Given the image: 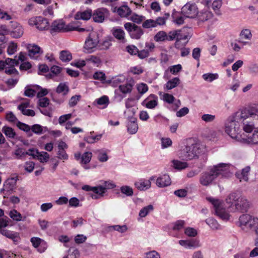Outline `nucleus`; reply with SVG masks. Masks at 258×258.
<instances>
[{
	"mask_svg": "<svg viewBox=\"0 0 258 258\" xmlns=\"http://www.w3.org/2000/svg\"><path fill=\"white\" fill-rule=\"evenodd\" d=\"M240 118L241 128L246 133L253 134L249 137H245L244 143L258 144V105H255L250 109H244L238 111Z\"/></svg>",
	"mask_w": 258,
	"mask_h": 258,
	"instance_id": "nucleus-1",
	"label": "nucleus"
},
{
	"mask_svg": "<svg viewBox=\"0 0 258 258\" xmlns=\"http://www.w3.org/2000/svg\"><path fill=\"white\" fill-rule=\"evenodd\" d=\"M228 173V165L224 163H220L210 167L207 170L203 172L200 177L199 182L204 186H209L214 183L219 176L226 177Z\"/></svg>",
	"mask_w": 258,
	"mask_h": 258,
	"instance_id": "nucleus-2",
	"label": "nucleus"
},
{
	"mask_svg": "<svg viewBox=\"0 0 258 258\" xmlns=\"http://www.w3.org/2000/svg\"><path fill=\"white\" fill-rule=\"evenodd\" d=\"M242 116H239L238 111L232 114L227 119L225 124V132L232 139L243 143L245 141L244 135L241 134L240 118Z\"/></svg>",
	"mask_w": 258,
	"mask_h": 258,
	"instance_id": "nucleus-3",
	"label": "nucleus"
},
{
	"mask_svg": "<svg viewBox=\"0 0 258 258\" xmlns=\"http://www.w3.org/2000/svg\"><path fill=\"white\" fill-rule=\"evenodd\" d=\"M237 225L243 231H254L256 235L255 245L258 246V218L250 214H244L239 217Z\"/></svg>",
	"mask_w": 258,
	"mask_h": 258,
	"instance_id": "nucleus-4",
	"label": "nucleus"
},
{
	"mask_svg": "<svg viewBox=\"0 0 258 258\" xmlns=\"http://www.w3.org/2000/svg\"><path fill=\"white\" fill-rule=\"evenodd\" d=\"M226 201L227 203L234 204L235 209L241 213L247 212L250 206L249 202L245 197L235 192L230 194Z\"/></svg>",
	"mask_w": 258,
	"mask_h": 258,
	"instance_id": "nucleus-5",
	"label": "nucleus"
},
{
	"mask_svg": "<svg viewBox=\"0 0 258 258\" xmlns=\"http://www.w3.org/2000/svg\"><path fill=\"white\" fill-rule=\"evenodd\" d=\"M202 152L199 144L197 143L188 144L180 153V157L184 160H191L197 159Z\"/></svg>",
	"mask_w": 258,
	"mask_h": 258,
	"instance_id": "nucleus-6",
	"label": "nucleus"
},
{
	"mask_svg": "<svg viewBox=\"0 0 258 258\" xmlns=\"http://www.w3.org/2000/svg\"><path fill=\"white\" fill-rule=\"evenodd\" d=\"M99 42V39L98 34L95 32L90 33L85 40L84 52L88 53L93 52Z\"/></svg>",
	"mask_w": 258,
	"mask_h": 258,
	"instance_id": "nucleus-7",
	"label": "nucleus"
},
{
	"mask_svg": "<svg viewBox=\"0 0 258 258\" xmlns=\"http://www.w3.org/2000/svg\"><path fill=\"white\" fill-rule=\"evenodd\" d=\"M206 199L213 206L215 214L217 216L223 220H227L229 218V215L223 209L222 203L220 201L211 197L207 198Z\"/></svg>",
	"mask_w": 258,
	"mask_h": 258,
	"instance_id": "nucleus-8",
	"label": "nucleus"
},
{
	"mask_svg": "<svg viewBox=\"0 0 258 258\" xmlns=\"http://www.w3.org/2000/svg\"><path fill=\"white\" fill-rule=\"evenodd\" d=\"M72 25H66L62 20H57L54 21L51 26L50 32L51 34L53 33L65 32L71 31Z\"/></svg>",
	"mask_w": 258,
	"mask_h": 258,
	"instance_id": "nucleus-9",
	"label": "nucleus"
},
{
	"mask_svg": "<svg viewBox=\"0 0 258 258\" xmlns=\"http://www.w3.org/2000/svg\"><path fill=\"white\" fill-rule=\"evenodd\" d=\"M177 40L175 43V47L177 48H180L181 46L185 45L187 41L185 42L182 45H180V41L186 40L188 37H190L191 29L190 27H184L181 29L177 30Z\"/></svg>",
	"mask_w": 258,
	"mask_h": 258,
	"instance_id": "nucleus-10",
	"label": "nucleus"
},
{
	"mask_svg": "<svg viewBox=\"0 0 258 258\" xmlns=\"http://www.w3.org/2000/svg\"><path fill=\"white\" fill-rule=\"evenodd\" d=\"M125 29L128 31L130 36L133 39H138L143 34L141 27L132 23H126L124 25Z\"/></svg>",
	"mask_w": 258,
	"mask_h": 258,
	"instance_id": "nucleus-11",
	"label": "nucleus"
},
{
	"mask_svg": "<svg viewBox=\"0 0 258 258\" xmlns=\"http://www.w3.org/2000/svg\"><path fill=\"white\" fill-rule=\"evenodd\" d=\"M181 13L186 18H195L198 14V10L196 4L188 3L182 7Z\"/></svg>",
	"mask_w": 258,
	"mask_h": 258,
	"instance_id": "nucleus-12",
	"label": "nucleus"
},
{
	"mask_svg": "<svg viewBox=\"0 0 258 258\" xmlns=\"http://www.w3.org/2000/svg\"><path fill=\"white\" fill-rule=\"evenodd\" d=\"M28 55L34 59H38L43 53L42 49L37 45L29 44L27 45Z\"/></svg>",
	"mask_w": 258,
	"mask_h": 258,
	"instance_id": "nucleus-13",
	"label": "nucleus"
},
{
	"mask_svg": "<svg viewBox=\"0 0 258 258\" xmlns=\"http://www.w3.org/2000/svg\"><path fill=\"white\" fill-rule=\"evenodd\" d=\"M109 15V11L106 8H101L95 10L92 14V18L95 22L102 23L105 17Z\"/></svg>",
	"mask_w": 258,
	"mask_h": 258,
	"instance_id": "nucleus-14",
	"label": "nucleus"
},
{
	"mask_svg": "<svg viewBox=\"0 0 258 258\" xmlns=\"http://www.w3.org/2000/svg\"><path fill=\"white\" fill-rule=\"evenodd\" d=\"M18 180V177L15 176L11 177L7 179L5 181L4 188L1 189V191L3 190H7L8 191H12L15 187L17 180Z\"/></svg>",
	"mask_w": 258,
	"mask_h": 258,
	"instance_id": "nucleus-15",
	"label": "nucleus"
},
{
	"mask_svg": "<svg viewBox=\"0 0 258 258\" xmlns=\"http://www.w3.org/2000/svg\"><path fill=\"white\" fill-rule=\"evenodd\" d=\"M113 13H116L121 17H127L131 15L132 11L126 5H123L118 8L114 7L112 10Z\"/></svg>",
	"mask_w": 258,
	"mask_h": 258,
	"instance_id": "nucleus-16",
	"label": "nucleus"
},
{
	"mask_svg": "<svg viewBox=\"0 0 258 258\" xmlns=\"http://www.w3.org/2000/svg\"><path fill=\"white\" fill-rule=\"evenodd\" d=\"M154 179V177L152 176L149 180L142 179L135 183V186L140 190H145L150 188L151 185V181Z\"/></svg>",
	"mask_w": 258,
	"mask_h": 258,
	"instance_id": "nucleus-17",
	"label": "nucleus"
},
{
	"mask_svg": "<svg viewBox=\"0 0 258 258\" xmlns=\"http://www.w3.org/2000/svg\"><path fill=\"white\" fill-rule=\"evenodd\" d=\"M33 155H31L33 158H37L41 162H46L48 161L50 157L49 155L46 152H39L38 150L32 148Z\"/></svg>",
	"mask_w": 258,
	"mask_h": 258,
	"instance_id": "nucleus-18",
	"label": "nucleus"
},
{
	"mask_svg": "<svg viewBox=\"0 0 258 258\" xmlns=\"http://www.w3.org/2000/svg\"><path fill=\"white\" fill-rule=\"evenodd\" d=\"M250 170L249 166H246L240 171L237 172L235 174L236 177L239 179L240 182L248 180V175Z\"/></svg>",
	"mask_w": 258,
	"mask_h": 258,
	"instance_id": "nucleus-19",
	"label": "nucleus"
},
{
	"mask_svg": "<svg viewBox=\"0 0 258 258\" xmlns=\"http://www.w3.org/2000/svg\"><path fill=\"white\" fill-rule=\"evenodd\" d=\"M156 183L159 187H164L171 184V179L169 175L164 174L157 179Z\"/></svg>",
	"mask_w": 258,
	"mask_h": 258,
	"instance_id": "nucleus-20",
	"label": "nucleus"
},
{
	"mask_svg": "<svg viewBox=\"0 0 258 258\" xmlns=\"http://www.w3.org/2000/svg\"><path fill=\"white\" fill-rule=\"evenodd\" d=\"M179 243L186 248H195L200 246L199 241L195 239L187 240H179Z\"/></svg>",
	"mask_w": 258,
	"mask_h": 258,
	"instance_id": "nucleus-21",
	"label": "nucleus"
},
{
	"mask_svg": "<svg viewBox=\"0 0 258 258\" xmlns=\"http://www.w3.org/2000/svg\"><path fill=\"white\" fill-rule=\"evenodd\" d=\"M2 235L11 239L15 244H18L20 242V237L19 233L18 232H12L9 230L3 231Z\"/></svg>",
	"mask_w": 258,
	"mask_h": 258,
	"instance_id": "nucleus-22",
	"label": "nucleus"
},
{
	"mask_svg": "<svg viewBox=\"0 0 258 258\" xmlns=\"http://www.w3.org/2000/svg\"><path fill=\"white\" fill-rule=\"evenodd\" d=\"M112 31L113 36L120 42L123 43L126 42V39L125 38V33L122 29L114 28Z\"/></svg>",
	"mask_w": 258,
	"mask_h": 258,
	"instance_id": "nucleus-23",
	"label": "nucleus"
},
{
	"mask_svg": "<svg viewBox=\"0 0 258 258\" xmlns=\"http://www.w3.org/2000/svg\"><path fill=\"white\" fill-rule=\"evenodd\" d=\"M127 131L130 134H135L138 130V125L137 122V119L132 117L128 121L127 124Z\"/></svg>",
	"mask_w": 258,
	"mask_h": 258,
	"instance_id": "nucleus-24",
	"label": "nucleus"
},
{
	"mask_svg": "<svg viewBox=\"0 0 258 258\" xmlns=\"http://www.w3.org/2000/svg\"><path fill=\"white\" fill-rule=\"evenodd\" d=\"M199 21L204 22L211 19L213 15L212 13L208 10L202 11L198 13L197 15Z\"/></svg>",
	"mask_w": 258,
	"mask_h": 258,
	"instance_id": "nucleus-25",
	"label": "nucleus"
},
{
	"mask_svg": "<svg viewBox=\"0 0 258 258\" xmlns=\"http://www.w3.org/2000/svg\"><path fill=\"white\" fill-rule=\"evenodd\" d=\"M146 106L150 109L155 108L157 105V97L155 95H150L145 101Z\"/></svg>",
	"mask_w": 258,
	"mask_h": 258,
	"instance_id": "nucleus-26",
	"label": "nucleus"
},
{
	"mask_svg": "<svg viewBox=\"0 0 258 258\" xmlns=\"http://www.w3.org/2000/svg\"><path fill=\"white\" fill-rule=\"evenodd\" d=\"M2 131L8 138L12 139H17V134L11 127L4 126L2 128Z\"/></svg>",
	"mask_w": 258,
	"mask_h": 258,
	"instance_id": "nucleus-27",
	"label": "nucleus"
},
{
	"mask_svg": "<svg viewBox=\"0 0 258 258\" xmlns=\"http://www.w3.org/2000/svg\"><path fill=\"white\" fill-rule=\"evenodd\" d=\"M105 192L102 185L94 186L93 192L95 194H92L91 197L93 199H98L99 197H103Z\"/></svg>",
	"mask_w": 258,
	"mask_h": 258,
	"instance_id": "nucleus-28",
	"label": "nucleus"
},
{
	"mask_svg": "<svg viewBox=\"0 0 258 258\" xmlns=\"http://www.w3.org/2000/svg\"><path fill=\"white\" fill-rule=\"evenodd\" d=\"M92 16V13L91 10L85 11L83 12H77L75 16L76 20H89Z\"/></svg>",
	"mask_w": 258,
	"mask_h": 258,
	"instance_id": "nucleus-29",
	"label": "nucleus"
},
{
	"mask_svg": "<svg viewBox=\"0 0 258 258\" xmlns=\"http://www.w3.org/2000/svg\"><path fill=\"white\" fill-rule=\"evenodd\" d=\"M28 106V104L27 103H22L18 106V108L24 115L34 116L35 115V111L32 109H26Z\"/></svg>",
	"mask_w": 258,
	"mask_h": 258,
	"instance_id": "nucleus-30",
	"label": "nucleus"
},
{
	"mask_svg": "<svg viewBox=\"0 0 258 258\" xmlns=\"http://www.w3.org/2000/svg\"><path fill=\"white\" fill-rule=\"evenodd\" d=\"M32 151L33 152L32 149H30L28 151L25 152L22 148H18L15 150L14 154L16 156L17 159H20L26 155L29 156L33 155L34 154L32 153Z\"/></svg>",
	"mask_w": 258,
	"mask_h": 258,
	"instance_id": "nucleus-31",
	"label": "nucleus"
},
{
	"mask_svg": "<svg viewBox=\"0 0 258 258\" xmlns=\"http://www.w3.org/2000/svg\"><path fill=\"white\" fill-rule=\"evenodd\" d=\"M48 20L42 17H38V22L37 24L36 27L40 30H43L47 29L48 27Z\"/></svg>",
	"mask_w": 258,
	"mask_h": 258,
	"instance_id": "nucleus-32",
	"label": "nucleus"
},
{
	"mask_svg": "<svg viewBox=\"0 0 258 258\" xmlns=\"http://www.w3.org/2000/svg\"><path fill=\"white\" fill-rule=\"evenodd\" d=\"M180 79L175 77L168 81L165 85V88L167 90L172 89L177 87L180 84Z\"/></svg>",
	"mask_w": 258,
	"mask_h": 258,
	"instance_id": "nucleus-33",
	"label": "nucleus"
},
{
	"mask_svg": "<svg viewBox=\"0 0 258 258\" xmlns=\"http://www.w3.org/2000/svg\"><path fill=\"white\" fill-rule=\"evenodd\" d=\"M24 31L22 26L16 23V27L11 32V35L13 37L17 38L21 37Z\"/></svg>",
	"mask_w": 258,
	"mask_h": 258,
	"instance_id": "nucleus-34",
	"label": "nucleus"
},
{
	"mask_svg": "<svg viewBox=\"0 0 258 258\" xmlns=\"http://www.w3.org/2000/svg\"><path fill=\"white\" fill-rule=\"evenodd\" d=\"M134 85L131 83H127L123 85H120L118 90L123 94L130 93L133 89Z\"/></svg>",
	"mask_w": 258,
	"mask_h": 258,
	"instance_id": "nucleus-35",
	"label": "nucleus"
},
{
	"mask_svg": "<svg viewBox=\"0 0 258 258\" xmlns=\"http://www.w3.org/2000/svg\"><path fill=\"white\" fill-rule=\"evenodd\" d=\"M111 42V38H106L98 44V47L100 50H107L112 45Z\"/></svg>",
	"mask_w": 258,
	"mask_h": 258,
	"instance_id": "nucleus-36",
	"label": "nucleus"
},
{
	"mask_svg": "<svg viewBox=\"0 0 258 258\" xmlns=\"http://www.w3.org/2000/svg\"><path fill=\"white\" fill-rule=\"evenodd\" d=\"M9 216L12 219L16 221H24L26 218L25 217L24 219H23L22 215L16 210L11 211Z\"/></svg>",
	"mask_w": 258,
	"mask_h": 258,
	"instance_id": "nucleus-37",
	"label": "nucleus"
},
{
	"mask_svg": "<svg viewBox=\"0 0 258 258\" xmlns=\"http://www.w3.org/2000/svg\"><path fill=\"white\" fill-rule=\"evenodd\" d=\"M173 167L178 170H182L188 166V164L186 162H182L177 160L172 161Z\"/></svg>",
	"mask_w": 258,
	"mask_h": 258,
	"instance_id": "nucleus-38",
	"label": "nucleus"
},
{
	"mask_svg": "<svg viewBox=\"0 0 258 258\" xmlns=\"http://www.w3.org/2000/svg\"><path fill=\"white\" fill-rule=\"evenodd\" d=\"M59 58L62 61L67 62L70 61L72 58V56L69 51L62 50L60 52Z\"/></svg>",
	"mask_w": 258,
	"mask_h": 258,
	"instance_id": "nucleus-39",
	"label": "nucleus"
},
{
	"mask_svg": "<svg viewBox=\"0 0 258 258\" xmlns=\"http://www.w3.org/2000/svg\"><path fill=\"white\" fill-rule=\"evenodd\" d=\"M239 38L249 41L252 38V34L250 30L248 29H243L239 35Z\"/></svg>",
	"mask_w": 258,
	"mask_h": 258,
	"instance_id": "nucleus-40",
	"label": "nucleus"
},
{
	"mask_svg": "<svg viewBox=\"0 0 258 258\" xmlns=\"http://www.w3.org/2000/svg\"><path fill=\"white\" fill-rule=\"evenodd\" d=\"M154 38L156 42L164 41L167 40V34L165 32L161 31L155 35Z\"/></svg>",
	"mask_w": 258,
	"mask_h": 258,
	"instance_id": "nucleus-41",
	"label": "nucleus"
},
{
	"mask_svg": "<svg viewBox=\"0 0 258 258\" xmlns=\"http://www.w3.org/2000/svg\"><path fill=\"white\" fill-rule=\"evenodd\" d=\"M153 209L154 208L152 205L145 207L140 210L139 216L142 218L145 217L150 212L152 211Z\"/></svg>",
	"mask_w": 258,
	"mask_h": 258,
	"instance_id": "nucleus-42",
	"label": "nucleus"
},
{
	"mask_svg": "<svg viewBox=\"0 0 258 258\" xmlns=\"http://www.w3.org/2000/svg\"><path fill=\"white\" fill-rule=\"evenodd\" d=\"M79 255L78 250L72 247L69 249L67 255L64 256L63 258H78Z\"/></svg>",
	"mask_w": 258,
	"mask_h": 258,
	"instance_id": "nucleus-43",
	"label": "nucleus"
},
{
	"mask_svg": "<svg viewBox=\"0 0 258 258\" xmlns=\"http://www.w3.org/2000/svg\"><path fill=\"white\" fill-rule=\"evenodd\" d=\"M206 223L213 230L218 229L220 227L217 221L212 218L206 219Z\"/></svg>",
	"mask_w": 258,
	"mask_h": 258,
	"instance_id": "nucleus-44",
	"label": "nucleus"
},
{
	"mask_svg": "<svg viewBox=\"0 0 258 258\" xmlns=\"http://www.w3.org/2000/svg\"><path fill=\"white\" fill-rule=\"evenodd\" d=\"M178 12L174 10L172 14V17L173 19V22L176 24L180 25L184 23V18L182 16H178Z\"/></svg>",
	"mask_w": 258,
	"mask_h": 258,
	"instance_id": "nucleus-45",
	"label": "nucleus"
},
{
	"mask_svg": "<svg viewBox=\"0 0 258 258\" xmlns=\"http://www.w3.org/2000/svg\"><path fill=\"white\" fill-rule=\"evenodd\" d=\"M56 91L58 93H63V95H66L69 91V88L65 83H60Z\"/></svg>",
	"mask_w": 258,
	"mask_h": 258,
	"instance_id": "nucleus-46",
	"label": "nucleus"
},
{
	"mask_svg": "<svg viewBox=\"0 0 258 258\" xmlns=\"http://www.w3.org/2000/svg\"><path fill=\"white\" fill-rule=\"evenodd\" d=\"M97 159L100 162H104L108 160V157L107 154L103 150H97Z\"/></svg>",
	"mask_w": 258,
	"mask_h": 258,
	"instance_id": "nucleus-47",
	"label": "nucleus"
},
{
	"mask_svg": "<svg viewBox=\"0 0 258 258\" xmlns=\"http://www.w3.org/2000/svg\"><path fill=\"white\" fill-rule=\"evenodd\" d=\"M120 190L121 193L128 197L132 196L134 194L133 188L127 185L122 186Z\"/></svg>",
	"mask_w": 258,
	"mask_h": 258,
	"instance_id": "nucleus-48",
	"label": "nucleus"
},
{
	"mask_svg": "<svg viewBox=\"0 0 258 258\" xmlns=\"http://www.w3.org/2000/svg\"><path fill=\"white\" fill-rule=\"evenodd\" d=\"M202 77L205 81L211 82L214 80L217 79L218 77V75L217 74L208 73L204 74Z\"/></svg>",
	"mask_w": 258,
	"mask_h": 258,
	"instance_id": "nucleus-49",
	"label": "nucleus"
},
{
	"mask_svg": "<svg viewBox=\"0 0 258 258\" xmlns=\"http://www.w3.org/2000/svg\"><path fill=\"white\" fill-rule=\"evenodd\" d=\"M91 158L92 153L90 152H86L81 156V163L86 164L90 161Z\"/></svg>",
	"mask_w": 258,
	"mask_h": 258,
	"instance_id": "nucleus-50",
	"label": "nucleus"
},
{
	"mask_svg": "<svg viewBox=\"0 0 258 258\" xmlns=\"http://www.w3.org/2000/svg\"><path fill=\"white\" fill-rule=\"evenodd\" d=\"M17 126L21 130L26 132L30 133L29 136H32V134L30 133L31 126L29 125L22 123L19 121L17 123Z\"/></svg>",
	"mask_w": 258,
	"mask_h": 258,
	"instance_id": "nucleus-51",
	"label": "nucleus"
},
{
	"mask_svg": "<svg viewBox=\"0 0 258 258\" xmlns=\"http://www.w3.org/2000/svg\"><path fill=\"white\" fill-rule=\"evenodd\" d=\"M215 118V115L210 114H204L201 116L202 120L207 123L214 121Z\"/></svg>",
	"mask_w": 258,
	"mask_h": 258,
	"instance_id": "nucleus-52",
	"label": "nucleus"
},
{
	"mask_svg": "<svg viewBox=\"0 0 258 258\" xmlns=\"http://www.w3.org/2000/svg\"><path fill=\"white\" fill-rule=\"evenodd\" d=\"M162 148H168L172 145V142L169 138H162L161 139Z\"/></svg>",
	"mask_w": 258,
	"mask_h": 258,
	"instance_id": "nucleus-53",
	"label": "nucleus"
},
{
	"mask_svg": "<svg viewBox=\"0 0 258 258\" xmlns=\"http://www.w3.org/2000/svg\"><path fill=\"white\" fill-rule=\"evenodd\" d=\"M142 26L147 29L156 27V23L153 20L148 19L143 23Z\"/></svg>",
	"mask_w": 258,
	"mask_h": 258,
	"instance_id": "nucleus-54",
	"label": "nucleus"
},
{
	"mask_svg": "<svg viewBox=\"0 0 258 258\" xmlns=\"http://www.w3.org/2000/svg\"><path fill=\"white\" fill-rule=\"evenodd\" d=\"M57 155V157L60 160H66L69 158V156L65 150L58 149Z\"/></svg>",
	"mask_w": 258,
	"mask_h": 258,
	"instance_id": "nucleus-55",
	"label": "nucleus"
},
{
	"mask_svg": "<svg viewBox=\"0 0 258 258\" xmlns=\"http://www.w3.org/2000/svg\"><path fill=\"white\" fill-rule=\"evenodd\" d=\"M109 229L110 230L113 229L114 230L118 231L121 233H123L127 230V228L125 225H123L122 226L113 225V226H110Z\"/></svg>",
	"mask_w": 258,
	"mask_h": 258,
	"instance_id": "nucleus-56",
	"label": "nucleus"
},
{
	"mask_svg": "<svg viewBox=\"0 0 258 258\" xmlns=\"http://www.w3.org/2000/svg\"><path fill=\"white\" fill-rule=\"evenodd\" d=\"M32 131L36 134L40 135L43 133V127L39 124H36L31 127Z\"/></svg>",
	"mask_w": 258,
	"mask_h": 258,
	"instance_id": "nucleus-57",
	"label": "nucleus"
},
{
	"mask_svg": "<svg viewBox=\"0 0 258 258\" xmlns=\"http://www.w3.org/2000/svg\"><path fill=\"white\" fill-rule=\"evenodd\" d=\"M169 69L170 72L173 75H176L178 73H179V72H180L181 71L182 66L181 64H178L176 65H174V66H171L169 68Z\"/></svg>",
	"mask_w": 258,
	"mask_h": 258,
	"instance_id": "nucleus-58",
	"label": "nucleus"
},
{
	"mask_svg": "<svg viewBox=\"0 0 258 258\" xmlns=\"http://www.w3.org/2000/svg\"><path fill=\"white\" fill-rule=\"evenodd\" d=\"M49 99L47 97L40 98L38 101V105L41 107H46L49 104Z\"/></svg>",
	"mask_w": 258,
	"mask_h": 258,
	"instance_id": "nucleus-59",
	"label": "nucleus"
},
{
	"mask_svg": "<svg viewBox=\"0 0 258 258\" xmlns=\"http://www.w3.org/2000/svg\"><path fill=\"white\" fill-rule=\"evenodd\" d=\"M222 2L221 0H216L214 1L212 3V8L215 11V12L219 14V13L217 12L219 11L220 8L222 6Z\"/></svg>",
	"mask_w": 258,
	"mask_h": 258,
	"instance_id": "nucleus-60",
	"label": "nucleus"
},
{
	"mask_svg": "<svg viewBox=\"0 0 258 258\" xmlns=\"http://www.w3.org/2000/svg\"><path fill=\"white\" fill-rule=\"evenodd\" d=\"M17 48V44H16L14 42L10 43L8 47V49H7L8 53L9 55L13 54L16 51Z\"/></svg>",
	"mask_w": 258,
	"mask_h": 258,
	"instance_id": "nucleus-61",
	"label": "nucleus"
},
{
	"mask_svg": "<svg viewBox=\"0 0 258 258\" xmlns=\"http://www.w3.org/2000/svg\"><path fill=\"white\" fill-rule=\"evenodd\" d=\"M137 90L140 94H143L148 90V87L147 84L141 83L138 85Z\"/></svg>",
	"mask_w": 258,
	"mask_h": 258,
	"instance_id": "nucleus-62",
	"label": "nucleus"
},
{
	"mask_svg": "<svg viewBox=\"0 0 258 258\" xmlns=\"http://www.w3.org/2000/svg\"><path fill=\"white\" fill-rule=\"evenodd\" d=\"M126 51L131 55H136L138 52V49L134 45H128L126 47Z\"/></svg>",
	"mask_w": 258,
	"mask_h": 258,
	"instance_id": "nucleus-63",
	"label": "nucleus"
},
{
	"mask_svg": "<svg viewBox=\"0 0 258 258\" xmlns=\"http://www.w3.org/2000/svg\"><path fill=\"white\" fill-rule=\"evenodd\" d=\"M146 258H160V255L155 250L146 253Z\"/></svg>",
	"mask_w": 258,
	"mask_h": 258,
	"instance_id": "nucleus-64",
	"label": "nucleus"
}]
</instances>
